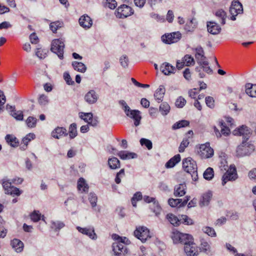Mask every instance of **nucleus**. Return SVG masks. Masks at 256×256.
Listing matches in <instances>:
<instances>
[{"mask_svg":"<svg viewBox=\"0 0 256 256\" xmlns=\"http://www.w3.org/2000/svg\"><path fill=\"white\" fill-rule=\"evenodd\" d=\"M23 179L20 178H13L12 182L4 180L2 182V186L5 190V193L10 195L20 196L22 192L17 188L12 185V182L16 184H19L22 183Z\"/></svg>","mask_w":256,"mask_h":256,"instance_id":"1","label":"nucleus"},{"mask_svg":"<svg viewBox=\"0 0 256 256\" xmlns=\"http://www.w3.org/2000/svg\"><path fill=\"white\" fill-rule=\"evenodd\" d=\"M182 168L185 172L190 174L192 180L196 181L198 179L197 165L196 162L191 158H187L182 160Z\"/></svg>","mask_w":256,"mask_h":256,"instance_id":"2","label":"nucleus"},{"mask_svg":"<svg viewBox=\"0 0 256 256\" xmlns=\"http://www.w3.org/2000/svg\"><path fill=\"white\" fill-rule=\"evenodd\" d=\"M254 150V146L243 140L242 143L238 146L236 150L237 156L242 157L250 154Z\"/></svg>","mask_w":256,"mask_h":256,"instance_id":"3","label":"nucleus"},{"mask_svg":"<svg viewBox=\"0 0 256 256\" xmlns=\"http://www.w3.org/2000/svg\"><path fill=\"white\" fill-rule=\"evenodd\" d=\"M64 44L62 39H54L52 42L50 50L62 60L64 58Z\"/></svg>","mask_w":256,"mask_h":256,"instance_id":"4","label":"nucleus"},{"mask_svg":"<svg viewBox=\"0 0 256 256\" xmlns=\"http://www.w3.org/2000/svg\"><path fill=\"white\" fill-rule=\"evenodd\" d=\"M172 238L176 243L184 244V246L193 242V238L191 235L180 232L174 233Z\"/></svg>","mask_w":256,"mask_h":256,"instance_id":"5","label":"nucleus"},{"mask_svg":"<svg viewBox=\"0 0 256 256\" xmlns=\"http://www.w3.org/2000/svg\"><path fill=\"white\" fill-rule=\"evenodd\" d=\"M134 235L142 242H144L148 238H150L148 229L144 226L136 228L134 231Z\"/></svg>","mask_w":256,"mask_h":256,"instance_id":"6","label":"nucleus"},{"mask_svg":"<svg viewBox=\"0 0 256 256\" xmlns=\"http://www.w3.org/2000/svg\"><path fill=\"white\" fill-rule=\"evenodd\" d=\"M134 14V10L131 7L126 5L122 4L119 6L116 12L117 18H126Z\"/></svg>","mask_w":256,"mask_h":256,"instance_id":"7","label":"nucleus"},{"mask_svg":"<svg viewBox=\"0 0 256 256\" xmlns=\"http://www.w3.org/2000/svg\"><path fill=\"white\" fill-rule=\"evenodd\" d=\"M198 153L202 158H208L214 155V150L210 146L209 143L201 144Z\"/></svg>","mask_w":256,"mask_h":256,"instance_id":"8","label":"nucleus"},{"mask_svg":"<svg viewBox=\"0 0 256 256\" xmlns=\"http://www.w3.org/2000/svg\"><path fill=\"white\" fill-rule=\"evenodd\" d=\"M124 110L127 116L134 120L135 126L140 124L142 117L139 110H131L127 104L124 106Z\"/></svg>","mask_w":256,"mask_h":256,"instance_id":"9","label":"nucleus"},{"mask_svg":"<svg viewBox=\"0 0 256 256\" xmlns=\"http://www.w3.org/2000/svg\"><path fill=\"white\" fill-rule=\"evenodd\" d=\"M243 8L242 4L238 0H234L232 2L230 8V12L232 14L230 19L232 20H236V16L242 12Z\"/></svg>","mask_w":256,"mask_h":256,"instance_id":"10","label":"nucleus"},{"mask_svg":"<svg viewBox=\"0 0 256 256\" xmlns=\"http://www.w3.org/2000/svg\"><path fill=\"white\" fill-rule=\"evenodd\" d=\"M112 246L116 256H124L128 253L126 246L122 242H114Z\"/></svg>","mask_w":256,"mask_h":256,"instance_id":"11","label":"nucleus"},{"mask_svg":"<svg viewBox=\"0 0 256 256\" xmlns=\"http://www.w3.org/2000/svg\"><path fill=\"white\" fill-rule=\"evenodd\" d=\"M181 38V34L179 32H173L162 36V40L166 44H170L177 42Z\"/></svg>","mask_w":256,"mask_h":256,"instance_id":"12","label":"nucleus"},{"mask_svg":"<svg viewBox=\"0 0 256 256\" xmlns=\"http://www.w3.org/2000/svg\"><path fill=\"white\" fill-rule=\"evenodd\" d=\"M236 174V169L235 167L232 166L230 168V170H228L222 176V184L224 186L228 180H234L237 178Z\"/></svg>","mask_w":256,"mask_h":256,"instance_id":"13","label":"nucleus"},{"mask_svg":"<svg viewBox=\"0 0 256 256\" xmlns=\"http://www.w3.org/2000/svg\"><path fill=\"white\" fill-rule=\"evenodd\" d=\"M232 133L235 136H242L244 140H248L250 134V130L245 126L234 130Z\"/></svg>","mask_w":256,"mask_h":256,"instance_id":"14","label":"nucleus"},{"mask_svg":"<svg viewBox=\"0 0 256 256\" xmlns=\"http://www.w3.org/2000/svg\"><path fill=\"white\" fill-rule=\"evenodd\" d=\"M190 199V196H186L184 200L180 198H170L168 200V204L172 207L184 206Z\"/></svg>","mask_w":256,"mask_h":256,"instance_id":"15","label":"nucleus"},{"mask_svg":"<svg viewBox=\"0 0 256 256\" xmlns=\"http://www.w3.org/2000/svg\"><path fill=\"white\" fill-rule=\"evenodd\" d=\"M184 250L186 254L188 256H196L198 254V248L194 242L185 246Z\"/></svg>","mask_w":256,"mask_h":256,"instance_id":"16","label":"nucleus"},{"mask_svg":"<svg viewBox=\"0 0 256 256\" xmlns=\"http://www.w3.org/2000/svg\"><path fill=\"white\" fill-rule=\"evenodd\" d=\"M79 24L81 26L85 29L90 28L92 24L91 18L88 15H83L79 18Z\"/></svg>","mask_w":256,"mask_h":256,"instance_id":"17","label":"nucleus"},{"mask_svg":"<svg viewBox=\"0 0 256 256\" xmlns=\"http://www.w3.org/2000/svg\"><path fill=\"white\" fill-rule=\"evenodd\" d=\"M98 96L94 90H90L84 96L85 100L89 104H93L96 102Z\"/></svg>","mask_w":256,"mask_h":256,"instance_id":"18","label":"nucleus"},{"mask_svg":"<svg viewBox=\"0 0 256 256\" xmlns=\"http://www.w3.org/2000/svg\"><path fill=\"white\" fill-rule=\"evenodd\" d=\"M207 28L208 31L212 34H218L221 30L220 27L215 22H208Z\"/></svg>","mask_w":256,"mask_h":256,"instance_id":"19","label":"nucleus"},{"mask_svg":"<svg viewBox=\"0 0 256 256\" xmlns=\"http://www.w3.org/2000/svg\"><path fill=\"white\" fill-rule=\"evenodd\" d=\"M186 186L185 184H181L175 186L174 194L175 196L180 197L184 196L186 193Z\"/></svg>","mask_w":256,"mask_h":256,"instance_id":"20","label":"nucleus"},{"mask_svg":"<svg viewBox=\"0 0 256 256\" xmlns=\"http://www.w3.org/2000/svg\"><path fill=\"white\" fill-rule=\"evenodd\" d=\"M160 70L162 73L165 75H170L171 74H174L176 71V68L168 62H164L160 66Z\"/></svg>","mask_w":256,"mask_h":256,"instance_id":"21","label":"nucleus"},{"mask_svg":"<svg viewBox=\"0 0 256 256\" xmlns=\"http://www.w3.org/2000/svg\"><path fill=\"white\" fill-rule=\"evenodd\" d=\"M212 192H208L204 194L200 200L199 203L200 206L201 207L208 206L212 198Z\"/></svg>","mask_w":256,"mask_h":256,"instance_id":"22","label":"nucleus"},{"mask_svg":"<svg viewBox=\"0 0 256 256\" xmlns=\"http://www.w3.org/2000/svg\"><path fill=\"white\" fill-rule=\"evenodd\" d=\"M77 229L80 232L88 236L92 239L96 240L97 238L96 234L94 232L93 228H82L80 226H78Z\"/></svg>","mask_w":256,"mask_h":256,"instance_id":"23","label":"nucleus"},{"mask_svg":"<svg viewBox=\"0 0 256 256\" xmlns=\"http://www.w3.org/2000/svg\"><path fill=\"white\" fill-rule=\"evenodd\" d=\"M63 135H68L66 129L64 128L57 127L52 132V136L58 139Z\"/></svg>","mask_w":256,"mask_h":256,"instance_id":"24","label":"nucleus"},{"mask_svg":"<svg viewBox=\"0 0 256 256\" xmlns=\"http://www.w3.org/2000/svg\"><path fill=\"white\" fill-rule=\"evenodd\" d=\"M117 155L122 160L134 158L137 157L136 154L124 150L119 152Z\"/></svg>","mask_w":256,"mask_h":256,"instance_id":"25","label":"nucleus"},{"mask_svg":"<svg viewBox=\"0 0 256 256\" xmlns=\"http://www.w3.org/2000/svg\"><path fill=\"white\" fill-rule=\"evenodd\" d=\"M10 244L17 252H20L23 250L24 244L18 239L15 238L12 240Z\"/></svg>","mask_w":256,"mask_h":256,"instance_id":"26","label":"nucleus"},{"mask_svg":"<svg viewBox=\"0 0 256 256\" xmlns=\"http://www.w3.org/2000/svg\"><path fill=\"white\" fill-rule=\"evenodd\" d=\"M215 16L222 24L224 25L226 24V19L227 16L226 12L223 10L220 9L217 10L215 12Z\"/></svg>","mask_w":256,"mask_h":256,"instance_id":"27","label":"nucleus"},{"mask_svg":"<svg viewBox=\"0 0 256 256\" xmlns=\"http://www.w3.org/2000/svg\"><path fill=\"white\" fill-rule=\"evenodd\" d=\"M256 84H253L250 83H247L245 85L246 93L252 98H254Z\"/></svg>","mask_w":256,"mask_h":256,"instance_id":"28","label":"nucleus"},{"mask_svg":"<svg viewBox=\"0 0 256 256\" xmlns=\"http://www.w3.org/2000/svg\"><path fill=\"white\" fill-rule=\"evenodd\" d=\"M5 139L6 142L12 147H17L18 146L19 142L18 138L10 134H7Z\"/></svg>","mask_w":256,"mask_h":256,"instance_id":"29","label":"nucleus"},{"mask_svg":"<svg viewBox=\"0 0 256 256\" xmlns=\"http://www.w3.org/2000/svg\"><path fill=\"white\" fill-rule=\"evenodd\" d=\"M180 160V154H176L173 158H170L166 164V168H173L176 164Z\"/></svg>","mask_w":256,"mask_h":256,"instance_id":"30","label":"nucleus"},{"mask_svg":"<svg viewBox=\"0 0 256 256\" xmlns=\"http://www.w3.org/2000/svg\"><path fill=\"white\" fill-rule=\"evenodd\" d=\"M165 91V88L162 86H160L159 88L156 90L154 96L156 100H158V102L162 101Z\"/></svg>","mask_w":256,"mask_h":256,"instance_id":"31","label":"nucleus"},{"mask_svg":"<svg viewBox=\"0 0 256 256\" xmlns=\"http://www.w3.org/2000/svg\"><path fill=\"white\" fill-rule=\"evenodd\" d=\"M108 164L111 169H116L120 168V162L116 157L109 158L108 160Z\"/></svg>","mask_w":256,"mask_h":256,"instance_id":"32","label":"nucleus"},{"mask_svg":"<svg viewBox=\"0 0 256 256\" xmlns=\"http://www.w3.org/2000/svg\"><path fill=\"white\" fill-rule=\"evenodd\" d=\"M78 188L80 190H82L84 192H88V186L84 178H79L78 182Z\"/></svg>","mask_w":256,"mask_h":256,"instance_id":"33","label":"nucleus"},{"mask_svg":"<svg viewBox=\"0 0 256 256\" xmlns=\"http://www.w3.org/2000/svg\"><path fill=\"white\" fill-rule=\"evenodd\" d=\"M167 219L174 226H178L180 224V218L172 214H168L166 216Z\"/></svg>","mask_w":256,"mask_h":256,"instance_id":"34","label":"nucleus"},{"mask_svg":"<svg viewBox=\"0 0 256 256\" xmlns=\"http://www.w3.org/2000/svg\"><path fill=\"white\" fill-rule=\"evenodd\" d=\"M72 65L74 68L79 72H84L86 70V68L82 62H74Z\"/></svg>","mask_w":256,"mask_h":256,"instance_id":"35","label":"nucleus"},{"mask_svg":"<svg viewBox=\"0 0 256 256\" xmlns=\"http://www.w3.org/2000/svg\"><path fill=\"white\" fill-rule=\"evenodd\" d=\"M180 224L182 223L186 225H192L194 224L193 220L186 215H181L180 216Z\"/></svg>","mask_w":256,"mask_h":256,"instance_id":"36","label":"nucleus"},{"mask_svg":"<svg viewBox=\"0 0 256 256\" xmlns=\"http://www.w3.org/2000/svg\"><path fill=\"white\" fill-rule=\"evenodd\" d=\"M182 61L184 62V64L188 66L194 64V60L193 57L189 54L184 56L182 58Z\"/></svg>","mask_w":256,"mask_h":256,"instance_id":"37","label":"nucleus"},{"mask_svg":"<svg viewBox=\"0 0 256 256\" xmlns=\"http://www.w3.org/2000/svg\"><path fill=\"white\" fill-rule=\"evenodd\" d=\"M189 124H190V122L186 120H182L180 121L176 122L172 126V129H174V130H176L178 128H181L188 126L189 125Z\"/></svg>","mask_w":256,"mask_h":256,"instance_id":"38","label":"nucleus"},{"mask_svg":"<svg viewBox=\"0 0 256 256\" xmlns=\"http://www.w3.org/2000/svg\"><path fill=\"white\" fill-rule=\"evenodd\" d=\"M69 136L72 139L77 136L76 124L73 123L70 124L69 128Z\"/></svg>","mask_w":256,"mask_h":256,"instance_id":"39","label":"nucleus"},{"mask_svg":"<svg viewBox=\"0 0 256 256\" xmlns=\"http://www.w3.org/2000/svg\"><path fill=\"white\" fill-rule=\"evenodd\" d=\"M170 110V106L166 102H163L160 106V111L163 115H166Z\"/></svg>","mask_w":256,"mask_h":256,"instance_id":"40","label":"nucleus"},{"mask_svg":"<svg viewBox=\"0 0 256 256\" xmlns=\"http://www.w3.org/2000/svg\"><path fill=\"white\" fill-rule=\"evenodd\" d=\"M196 20L195 18H192L188 22L185 26V29L188 32H192L196 26Z\"/></svg>","mask_w":256,"mask_h":256,"instance_id":"41","label":"nucleus"},{"mask_svg":"<svg viewBox=\"0 0 256 256\" xmlns=\"http://www.w3.org/2000/svg\"><path fill=\"white\" fill-rule=\"evenodd\" d=\"M63 23L60 21L52 22L50 24V27L53 32H56L58 28L62 26Z\"/></svg>","mask_w":256,"mask_h":256,"instance_id":"42","label":"nucleus"},{"mask_svg":"<svg viewBox=\"0 0 256 256\" xmlns=\"http://www.w3.org/2000/svg\"><path fill=\"white\" fill-rule=\"evenodd\" d=\"M214 176L213 169L211 168H208L204 173V178L207 180H211Z\"/></svg>","mask_w":256,"mask_h":256,"instance_id":"43","label":"nucleus"},{"mask_svg":"<svg viewBox=\"0 0 256 256\" xmlns=\"http://www.w3.org/2000/svg\"><path fill=\"white\" fill-rule=\"evenodd\" d=\"M37 119L32 116H29L26 120V123L28 127L34 128L36 126Z\"/></svg>","mask_w":256,"mask_h":256,"instance_id":"44","label":"nucleus"},{"mask_svg":"<svg viewBox=\"0 0 256 256\" xmlns=\"http://www.w3.org/2000/svg\"><path fill=\"white\" fill-rule=\"evenodd\" d=\"M140 144L142 146H145L149 150H151L152 148V142L144 138H142L140 140Z\"/></svg>","mask_w":256,"mask_h":256,"instance_id":"45","label":"nucleus"},{"mask_svg":"<svg viewBox=\"0 0 256 256\" xmlns=\"http://www.w3.org/2000/svg\"><path fill=\"white\" fill-rule=\"evenodd\" d=\"M196 52L195 57L197 62L202 58H204V52L201 47L196 48Z\"/></svg>","mask_w":256,"mask_h":256,"instance_id":"46","label":"nucleus"},{"mask_svg":"<svg viewBox=\"0 0 256 256\" xmlns=\"http://www.w3.org/2000/svg\"><path fill=\"white\" fill-rule=\"evenodd\" d=\"M11 116L14 118L16 120H22L24 118L23 112L22 111H14L10 114Z\"/></svg>","mask_w":256,"mask_h":256,"instance_id":"47","label":"nucleus"},{"mask_svg":"<svg viewBox=\"0 0 256 256\" xmlns=\"http://www.w3.org/2000/svg\"><path fill=\"white\" fill-rule=\"evenodd\" d=\"M88 200L92 206V207H94L96 205L97 202V196L96 194L93 193H90L88 196Z\"/></svg>","mask_w":256,"mask_h":256,"instance_id":"48","label":"nucleus"},{"mask_svg":"<svg viewBox=\"0 0 256 256\" xmlns=\"http://www.w3.org/2000/svg\"><path fill=\"white\" fill-rule=\"evenodd\" d=\"M64 222L60 221L57 222H52V227L53 228H54L55 230H58L61 229L62 228H64Z\"/></svg>","mask_w":256,"mask_h":256,"instance_id":"49","label":"nucleus"},{"mask_svg":"<svg viewBox=\"0 0 256 256\" xmlns=\"http://www.w3.org/2000/svg\"><path fill=\"white\" fill-rule=\"evenodd\" d=\"M186 103V100L182 97L180 96L176 101V106L178 108H182Z\"/></svg>","mask_w":256,"mask_h":256,"instance_id":"50","label":"nucleus"},{"mask_svg":"<svg viewBox=\"0 0 256 256\" xmlns=\"http://www.w3.org/2000/svg\"><path fill=\"white\" fill-rule=\"evenodd\" d=\"M202 250L204 251V252L208 254L210 252V244L206 242H202L201 243V248Z\"/></svg>","mask_w":256,"mask_h":256,"instance_id":"51","label":"nucleus"},{"mask_svg":"<svg viewBox=\"0 0 256 256\" xmlns=\"http://www.w3.org/2000/svg\"><path fill=\"white\" fill-rule=\"evenodd\" d=\"M189 143L190 142L188 138L184 139L179 146V152H184L185 148L188 146Z\"/></svg>","mask_w":256,"mask_h":256,"instance_id":"52","label":"nucleus"},{"mask_svg":"<svg viewBox=\"0 0 256 256\" xmlns=\"http://www.w3.org/2000/svg\"><path fill=\"white\" fill-rule=\"evenodd\" d=\"M48 102V99L47 96L42 94L38 98V103L41 106H46Z\"/></svg>","mask_w":256,"mask_h":256,"instance_id":"53","label":"nucleus"},{"mask_svg":"<svg viewBox=\"0 0 256 256\" xmlns=\"http://www.w3.org/2000/svg\"><path fill=\"white\" fill-rule=\"evenodd\" d=\"M204 232L208 234L209 236H216V233L215 232V230L214 228L210 227H205L203 229Z\"/></svg>","mask_w":256,"mask_h":256,"instance_id":"54","label":"nucleus"},{"mask_svg":"<svg viewBox=\"0 0 256 256\" xmlns=\"http://www.w3.org/2000/svg\"><path fill=\"white\" fill-rule=\"evenodd\" d=\"M144 200L146 202H148V203L150 202H153L154 204L156 205L158 210L160 209V208L158 205V202H156L155 198H152L149 196H145L144 197Z\"/></svg>","mask_w":256,"mask_h":256,"instance_id":"55","label":"nucleus"},{"mask_svg":"<svg viewBox=\"0 0 256 256\" xmlns=\"http://www.w3.org/2000/svg\"><path fill=\"white\" fill-rule=\"evenodd\" d=\"M41 217V214L38 212L34 211L30 215V218L34 222H38Z\"/></svg>","mask_w":256,"mask_h":256,"instance_id":"56","label":"nucleus"},{"mask_svg":"<svg viewBox=\"0 0 256 256\" xmlns=\"http://www.w3.org/2000/svg\"><path fill=\"white\" fill-rule=\"evenodd\" d=\"M214 100L212 97L208 96L206 98V104L209 108H213L214 106Z\"/></svg>","mask_w":256,"mask_h":256,"instance_id":"57","label":"nucleus"},{"mask_svg":"<svg viewBox=\"0 0 256 256\" xmlns=\"http://www.w3.org/2000/svg\"><path fill=\"white\" fill-rule=\"evenodd\" d=\"M124 176V168L120 170V171L117 173L116 178H115V182L117 184H119L120 182V178H122Z\"/></svg>","mask_w":256,"mask_h":256,"instance_id":"58","label":"nucleus"},{"mask_svg":"<svg viewBox=\"0 0 256 256\" xmlns=\"http://www.w3.org/2000/svg\"><path fill=\"white\" fill-rule=\"evenodd\" d=\"M117 6V2L115 0H106V6L110 9H114Z\"/></svg>","mask_w":256,"mask_h":256,"instance_id":"59","label":"nucleus"},{"mask_svg":"<svg viewBox=\"0 0 256 256\" xmlns=\"http://www.w3.org/2000/svg\"><path fill=\"white\" fill-rule=\"evenodd\" d=\"M120 61L121 65L124 68H126L128 66L129 61H128V58L126 56H125V55L122 56L120 58Z\"/></svg>","mask_w":256,"mask_h":256,"instance_id":"60","label":"nucleus"},{"mask_svg":"<svg viewBox=\"0 0 256 256\" xmlns=\"http://www.w3.org/2000/svg\"><path fill=\"white\" fill-rule=\"evenodd\" d=\"M92 116V113H82L80 118L88 123Z\"/></svg>","mask_w":256,"mask_h":256,"instance_id":"61","label":"nucleus"},{"mask_svg":"<svg viewBox=\"0 0 256 256\" xmlns=\"http://www.w3.org/2000/svg\"><path fill=\"white\" fill-rule=\"evenodd\" d=\"M35 138V135L34 134L30 133L27 134L22 140L25 144H28V142L32 140Z\"/></svg>","mask_w":256,"mask_h":256,"instance_id":"62","label":"nucleus"},{"mask_svg":"<svg viewBox=\"0 0 256 256\" xmlns=\"http://www.w3.org/2000/svg\"><path fill=\"white\" fill-rule=\"evenodd\" d=\"M36 54L40 58L42 59L46 57V53L40 48H37Z\"/></svg>","mask_w":256,"mask_h":256,"instance_id":"63","label":"nucleus"},{"mask_svg":"<svg viewBox=\"0 0 256 256\" xmlns=\"http://www.w3.org/2000/svg\"><path fill=\"white\" fill-rule=\"evenodd\" d=\"M64 77L68 84L70 85L74 84V82L72 80L70 75L68 73H64Z\"/></svg>","mask_w":256,"mask_h":256,"instance_id":"64","label":"nucleus"}]
</instances>
